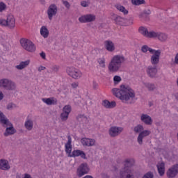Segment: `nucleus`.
Here are the masks:
<instances>
[{"mask_svg":"<svg viewBox=\"0 0 178 178\" xmlns=\"http://www.w3.org/2000/svg\"><path fill=\"white\" fill-rule=\"evenodd\" d=\"M157 38L160 41H166V39L168 38V35H166V34H165V33H162L161 32H158Z\"/></svg>","mask_w":178,"mask_h":178,"instance_id":"c756f323","label":"nucleus"},{"mask_svg":"<svg viewBox=\"0 0 178 178\" xmlns=\"http://www.w3.org/2000/svg\"><path fill=\"white\" fill-rule=\"evenodd\" d=\"M102 105L103 106H104V108H106L108 109H111L112 108H115V106H116V102H109L108 100H104L102 102Z\"/></svg>","mask_w":178,"mask_h":178,"instance_id":"a878e982","label":"nucleus"},{"mask_svg":"<svg viewBox=\"0 0 178 178\" xmlns=\"http://www.w3.org/2000/svg\"><path fill=\"white\" fill-rule=\"evenodd\" d=\"M178 173V165H174L172 168H169L167 172V176L168 178L176 177Z\"/></svg>","mask_w":178,"mask_h":178,"instance_id":"a211bd4d","label":"nucleus"},{"mask_svg":"<svg viewBox=\"0 0 178 178\" xmlns=\"http://www.w3.org/2000/svg\"><path fill=\"white\" fill-rule=\"evenodd\" d=\"M134 165V159H127L124 161V168L120 170V178H134L133 175V166Z\"/></svg>","mask_w":178,"mask_h":178,"instance_id":"7ed1b4c3","label":"nucleus"},{"mask_svg":"<svg viewBox=\"0 0 178 178\" xmlns=\"http://www.w3.org/2000/svg\"><path fill=\"white\" fill-rule=\"evenodd\" d=\"M17 178H22L19 175H17Z\"/></svg>","mask_w":178,"mask_h":178,"instance_id":"3c124183","label":"nucleus"},{"mask_svg":"<svg viewBox=\"0 0 178 178\" xmlns=\"http://www.w3.org/2000/svg\"><path fill=\"white\" fill-rule=\"evenodd\" d=\"M96 17L94 14H87L83 15L79 18V21L80 23H91V22H94L95 20Z\"/></svg>","mask_w":178,"mask_h":178,"instance_id":"4468645a","label":"nucleus"},{"mask_svg":"<svg viewBox=\"0 0 178 178\" xmlns=\"http://www.w3.org/2000/svg\"><path fill=\"white\" fill-rule=\"evenodd\" d=\"M124 21V18L120 16L116 17V18L115 19V22L116 24H119L120 26H123Z\"/></svg>","mask_w":178,"mask_h":178,"instance_id":"2f4dec72","label":"nucleus"},{"mask_svg":"<svg viewBox=\"0 0 178 178\" xmlns=\"http://www.w3.org/2000/svg\"><path fill=\"white\" fill-rule=\"evenodd\" d=\"M19 42L25 51L28 52H35V44H34L31 40L22 38L20 40Z\"/></svg>","mask_w":178,"mask_h":178,"instance_id":"1a4fd4ad","label":"nucleus"},{"mask_svg":"<svg viewBox=\"0 0 178 178\" xmlns=\"http://www.w3.org/2000/svg\"><path fill=\"white\" fill-rule=\"evenodd\" d=\"M42 70H45V67L40 66V67H38V71L39 72H42Z\"/></svg>","mask_w":178,"mask_h":178,"instance_id":"a18cd8bd","label":"nucleus"},{"mask_svg":"<svg viewBox=\"0 0 178 178\" xmlns=\"http://www.w3.org/2000/svg\"><path fill=\"white\" fill-rule=\"evenodd\" d=\"M116 9L119 10L120 12H122L124 15H128L129 14V10L124 8V6L120 5V4H117L115 5Z\"/></svg>","mask_w":178,"mask_h":178,"instance_id":"c85d7f7f","label":"nucleus"},{"mask_svg":"<svg viewBox=\"0 0 178 178\" xmlns=\"http://www.w3.org/2000/svg\"><path fill=\"white\" fill-rule=\"evenodd\" d=\"M150 134H151V131H148V130H145L140 132L138 137V144L140 145L143 144V138H144V137H147V136H149Z\"/></svg>","mask_w":178,"mask_h":178,"instance_id":"aec40b11","label":"nucleus"},{"mask_svg":"<svg viewBox=\"0 0 178 178\" xmlns=\"http://www.w3.org/2000/svg\"><path fill=\"white\" fill-rule=\"evenodd\" d=\"M132 5L138 6L140 5H144L145 3V0H131Z\"/></svg>","mask_w":178,"mask_h":178,"instance_id":"7c9ffc66","label":"nucleus"},{"mask_svg":"<svg viewBox=\"0 0 178 178\" xmlns=\"http://www.w3.org/2000/svg\"><path fill=\"white\" fill-rule=\"evenodd\" d=\"M139 33L147 38H157L158 37V32L154 31H148V29L144 26L139 28Z\"/></svg>","mask_w":178,"mask_h":178,"instance_id":"9d476101","label":"nucleus"},{"mask_svg":"<svg viewBox=\"0 0 178 178\" xmlns=\"http://www.w3.org/2000/svg\"><path fill=\"white\" fill-rule=\"evenodd\" d=\"M113 80L114 83H120V81H122V78L119 76H115Z\"/></svg>","mask_w":178,"mask_h":178,"instance_id":"58836bf2","label":"nucleus"},{"mask_svg":"<svg viewBox=\"0 0 178 178\" xmlns=\"http://www.w3.org/2000/svg\"><path fill=\"white\" fill-rule=\"evenodd\" d=\"M175 63H176V65H178V53H177V55L175 56Z\"/></svg>","mask_w":178,"mask_h":178,"instance_id":"c03bdc74","label":"nucleus"},{"mask_svg":"<svg viewBox=\"0 0 178 178\" xmlns=\"http://www.w3.org/2000/svg\"><path fill=\"white\" fill-rule=\"evenodd\" d=\"M151 13V11L150 10H149V13Z\"/></svg>","mask_w":178,"mask_h":178,"instance_id":"603ef678","label":"nucleus"},{"mask_svg":"<svg viewBox=\"0 0 178 178\" xmlns=\"http://www.w3.org/2000/svg\"><path fill=\"white\" fill-rule=\"evenodd\" d=\"M112 92L115 97H117V98H119L125 104L129 103L130 98H134L136 97L134 90L130 88L129 86L126 85H122L120 89L113 88Z\"/></svg>","mask_w":178,"mask_h":178,"instance_id":"f257e3e1","label":"nucleus"},{"mask_svg":"<svg viewBox=\"0 0 178 178\" xmlns=\"http://www.w3.org/2000/svg\"><path fill=\"white\" fill-rule=\"evenodd\" d=\"M7 108H8V109H10L11 108H13V104H8Z\"/></svg>","mask_w":178,"mask_h":178,"instance_id":"09e8293b","label":"nucleus"},{"mask_svg":"<svg viewBox=\"0 0 178 178\" xmlns=\"http://www.w3.org/2000/svg\"><path fill=\"white\" fill-rule=\"evenodd\" d=\"M143 178H154V175H152L151 172H149L145 175Z\"/></svg>","mask_w":178,"mask_h":178,"instance_id":"ea45409f","label":"nucleus"},{"mask_svg":"<svg viewBox=\"0 0 178 178\" xmlns=\"http://www.w3.org/2000/svg\"><path fill=\"white\" fill-rule=\"evenodd\" d=\"M175 97L176 99L178 101V93H176L175 95Z\"/></svg>","mask_w":178,"mask_h":178,"instance_id":"8fccbe9b","label":"nucleus"},{"mask_svg":"<svg viewBox=\"0 0 178 178\" xmlns=\"http://www.w3.org/2000/svg\"><path fill=\"white\" fill-rule=\"evenodd\" d=\"M78 119H81V120H82V122H85V123H88V118L87 117H86L83 115H80L78 118Z\"/></svg>","mask_w":178,"mask_h":178,"instance_id":"c9c22d12","label":"nucleus"},{"mask_svg":"<svg viewBox=\"0 0 178 178\" xmlns=\"http://www.w3.org/2000/svg\"><path fill=\"white\" fill-rule=\"evenodd\" d=\"M153 66L152 65L148 66L146 70L148 76L152 78L156 77V73H158V69L156 68V65H153Z\"/></svg>","mask_w":178,"mask_h":178,"instance_id":"dca6fc26","label":"nucleus"},{"mask_svg":"<svg viewBox=\"0 0 178 178\" xmlns=\"http://www.w3.org/2000/svg\"><path fill=\"white\" fill-rule=\"evenodd\" d=\"M156 166H157L159 174L161 176H163L165 175V163L163 162L159 163Z\"/></svg>","mask_w":178,"mask_h":178,"instance_id":"bb28decb","label":"nucleus"},{"mask_svg":"<svg viewBox=\"0 0 178 178\" xmlns=\"http://www.w3.org/2000/svg\"><path fill=\"white\" fill-rule=\"evenodd\" d=\"M0 123L3 126H10L9 127L6 128V132L4 133V136L8 137V136H10L11 134H15V129H13V125L12 123L9 122L6 118H5V115L3 113L0 111Z\"/></svg>","mask_w":178,"mask_h":178,"instance_id":"423d86ee","label":"nucleus"},{"mask_svg":"<svg viewBox=\"0 0 178 178\" xmlns=\"http://www.w3.org/2000/svg\"><path fill=\"white\" fill-rule=\"evenodd\" d=\"M141 51L143 54H147V52H149L152 54L150 57V62L152 65H158L159 63V60L161 59V54L162 51L160 49L156 50L152 48L148 47V45H143L141 47Z\"/></svg>","mask_w":178,"mask_h":178,"instance_id":"20e7f679","label":"nucleus"},{"mask_svg":"<svg viewBox=\"0 0 178 178\" xmlns=\"http://www.w3.org/2000/svg\"><path fill=\"white\" fill-rule=\"evenodd\" d=\"M104 47L108 52H113L115 51V44L111 40H106L104 42Z\"/></svg>","mask_w":178,"mask_h":178,"instance_id":"5701e85b","label":"nucleus"},{"mask_svg":"<svg viewBox=\"0 0 178 178\" xmlns=\"http://www.w3.org/2000/svg\"><path fill=\"white\" fill-rule=\"evenodd\" d=\"M0 26L1 27H8V29H13L16 26V19L13 15H8L6 19L0 18Z\"/></svg>","mask_w":178,"mask_h":178,"instance_id":"0eeeda50","label":"nucleus"},{"mask_svg":"<svg viewBox=\"0 0 178 178\" xmlns=\"http://www.w3.org/2000/svg\"><path fill=\"white\" fill-rule=\"evenodd\" d=\"M58 13V7L55 4H51L49 6L47 10V15L49 20H52V17L56 16Z\"/></svg>","mask_w":178,"mask_h":178,"instance_id":"2eb2a0df","label":"nucleus"},{"mask_svg":"<svg viewBox=\"0 0 178 178\" xmlns=\"http://www.w3.org/2000/svg\"><path fill=\"white\" fill-rule=\"evenodd\" d=\"M0 87L6 90H15L16 85L14 82L8 79H3L0 80Z\"/></svg>","mask_w":178,"mask_h":178,"instance_id":"9b49d317","label":"nucleus"},{"mask_svg":"<svg viewBox=\"0 0 178 178\" xmlns=\"http://www.w3.org/2000/svg\"><path fill=\"white\" fill-rule=\"evenodd\" d=\"M0 169L1 170H9L10 169V165H9V161H8V160L1 159Z\"/></svg>","mask_w":178,"mask_h":178,"instance_id":"4be33fe9","label":"nucleus"},{"mask_svg":"<svg viewBox=\"0 0 178 178\" xmlns=\"http://www.w3.org/2000/svg\"><path fill=\"white\" fill-rule=\"evenodd\" d=\"M6 9V4L3 2H0V12H3Z\"/></svg>","mask_w":178,"mask_h":178,"instance_id":"4c0bfd02","label":"nucleus"},{"mask_svg":"<svg viewBox=\"0 0 178 178\" xmlns=\"http://www.w3.org/2000/svg\"><path fill=\"white\" fill-rule=\"evenodd\" d=\"M72 112V106L65 105L63 108V113L60 114V119L63 122H66V120L69 118V115Z\"/></svg>","mask_w":178,"mask_h":178,"instance_id":"ddd939ff","label":"nucleus"},{"mask_svg":"<svg viewBox=\"0 0 178 178\" xmlns=\"http://www.w3.org/2000/svg\"><path fill=\"white\" fill-rule=\"evenodd\" d=\"M89 3H88V2L86 1H81V5L83 8H87V6H88Z\"/></svg>","mask_w":178,"mask_h":178,"instance_id":"a19ab883","label":"nucleus"},{"mask_svg":"<svg viewBox=\"0 0 178 178\" xmlns=\"http://www.w3.org/2000/svg\"><path fill=\"white\" fill-rule=\"evenodd\" d=\"M40 56H41V58H42V59H45L46 55L44 52H42V53H40Z\"/></svg>","mask_w":178,"mask_h":178,"instance_id":"de8ad7c7","label":"nucleus"},{"mask_svg":"<svg viewBox=\"0 0 178 178\" xmlns=\"http://www.w3.org/2000/svg\"><path fill=\"white\" fill-rule=\"evenodd\" d=\"M25 127L27 130H31L33 129V121L28 120L25 122Z\"/></svg>","mask_w":178,"mask_h":178,"instance_id":"72a5a7b5","label":"nucleus"},{"mask_svg":"<svg viewBox=\"0 0 178 178\" xmlns=\"http://www.w3.org/2000/svg\"><path fill=\"white\" fill-rule=\"evenodd\" d=\"M145 86L147 87V88H148V90H149V91H152V90L155 88V85L152 83H145Z\"/></svg>","mask_w":178,"mask_h":178,"instance_id":"e433bc0d","label":"nucleus"},{"mask_svg":"<svg viewBox=\"0 0 178 178\" xmlns=\"http://www.w3.org/2000/svg\"><path fill=\"white\" fill-rule=\"evenodd\" d=\"M90 169L88 168V165L87 163H83L81 164L76 170V174L79 177L84 176V175H87Z\"/></svg>","mask_w":178,"mask_h":178,"instance_id":"f8f14e48","label":"nucleus"},{"mask_svg":"<svg viewBox=\"0 0 178 178\" xmlns=\"http://www.w3.org/2000/svg\"><path fill=\"white\" fill-rule=\"evenodd\" d=\"M124 62H126V58H124V56H113L108 66L109 72H111V73H116V72H119V70L122 67V65H123Z\"/></svg>","mask_w":178,"mask_h":178,"instance_id":"f03ea898","label":"nucleus"},{"mask_svg":"<svg viewBox=\"0 0 178 178\" xmlns=\"http://www.w3.org/2000/svg\"><path fill=\"white\" fill-rule=\"evenodd\" d=\"M140 119L143 123H145V124H152V119H151V117L147 114H143Z\"/></svg>","mask_w":178,"mask_h":178,"instance_id":"393cba45","label":"nucleus"},{"mask_svg":"<svg viewBox=\"0 0 178 178\" xmlns=\"http://www.w3.org/2000/svg\"><path fill=\"white\" fill-rule=\"evenodd\" d=\"M81 143L83 147H92V145H95V140L91 138H83L81 140Z\"/></svg>","mask_w":178,"mask_h":178,"instance_id":"6ab92c4d","label":"nucleus"},{"mask_svg":"<svg viewBox=\"0 0 178 178\" xmlns=\"http://www.w3.org/2000/svg\"><path fill=\"white\" fill-rule=\"evenodd\" d=\"M3 99V93H2V91H0V101H2Z\"/></svg>","mask_w":178,"mask_h":178,"instance_id":"49530a36","label":"nucleus"},{"mask_svg":"<svg viewBox=\"0 0 178 178\" xmlns=\"http://www.w3.org/2000/svg\"><path fill=\"white\" fill-rule=\"evenodd\" d=\"M122 131H123V129L122 127H111L108 131V133L111 137H116L117 136H119Z\"/></svg>","mask_w":178,"mask_h":178,"instance_id":"f3484780","label":"nucleus"},{"mask_svg":"<svg viewBox=\"0 0 178 178\" xmlns=\"http://www.w3.org/2000/svg\"><path fill=\"white\" fill-rule=\"evenodd\" d=\"M66 73L70 76V77L74 79V80H79V79H81L83 77V72L74 67H67L66 69Z\"/></svg>","mask_w":178,"mask_h":178,"instance_id":"6e6552de","label":"nucleus"},{"mask_svg":"<svg viewBox=\"0 0 178 178\" xmlns=\"http://www.w3.org/2000/svg\"><path fill=\"white\" fill-rule=\"evenodd\" d=\"M143 130H144V127H143L141 124H138L134 127L135 133H141L143 132Z\"/></svg>","mask_w":178,"mask_h":178,"instance_id":"f704fd0d","label":"nucleus"},{"mask_svg":"<svg viewBox=\"0 0 178 178\" xmlns=\"http://www.w3.org/2000/svg\"><path fill=\"white\" fill-rule=\"evenodd\" d=\"M105 62V58H100L97 59V63H99L100 67H106Z\"/></svg>","mask_w":178,"mask_h":178,"instance_id":"473e14b6","label":"nucleus"},{"mask_svg":"<svg viewBox=\"0 0 178 178\" xmlns=\"http://www.w3.org/2000/svg\"><path fill=\"white\" fill-rule=\"evenodd\" d=\"M42 101L47 105H56L58 104V99L55 97L42 98Z\"/></svg>","mask_w":178,"mask_h":178,"instance_id":"412c9836","label":"nucleus"},{"mask_svg":"<svg viewBox=\"0 0 178 178\" xmlns=\"http://www.w3.org/2000/svg\"><path fill=\"white\" fill-rule=\"evenodd\" d=\"M40 34L44 38H48L49 35V31L47 29V26H43L40 28Z\"/></svg>","mask_w":178,"mask_h":178,"instance_id":"cd10ccee","label":"nucleus"},{"mask_svg":"<svg viewBox=\"0 0 178 178\" xmlns=\"http://www.w3.org/2000/svg\"><path fill=\"white\" fill-rule=\"evenodd\" d=\"M67 140H68L67 143H65V152L66 154H68V156L70 158H76L77 156H81V158H82L83 159H86V153H84V152L81 150L76 149V150H74L72 152V136H68Z\"/></svg>","mask_w":178,"mask_h":178,"instance_id":"39448f33","label":"nucleus"},{"mask_svg":"<svg viewBox=\"0 0 178 178\" xmlns=\"http://www.w3.org/2000/svg\"><path fill=\"white\" fill-rule=\"evenodd\" d=\"M63 5H64L65 7H67V9H69V8H70V3H69L67 2V1H63Z\"/></svg>","mask_w":178,"mask_h":178,"instance_id":"37998d69","label":"nucleus"},{"mask_svg":"<svg viewBox=\"0 0 178 178\" xmlns=\"http://www.w3.org/2000/svg\"><path fill=\"white\" fill-rule=\"evenodd\" d=\"M72 88H77L79 87V82H74L71 84Z\"/></svg>","mask_w":178,"mask_h":178,"instance_id":"79ce46f5","label":"nucleus"},{"mask_svg":"<svg viewBox=\"0 0 178 178\" xmlns=\"http://www.w3.org/2000/svg\"><path fill=\"white\" fill-rule=\"evenodd\" d=\"M29 65H30V60H26L22 61L18 65H16L15 67L17 70H23V69H26Z\"/></svg>","mask_w":178,"mask_h":178,"instance_id":"b1692460","label":"nucleus"}]
</instances>
